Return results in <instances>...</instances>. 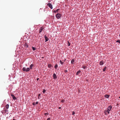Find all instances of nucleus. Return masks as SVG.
Wrapping results in <instances>:
<instances>
[{
  "label": "nucleus",
  "instance_id": "21",
  "mask_svg": "<svg viewBox=\"0 0 120 120\" xmlns=\"http://www.w3.org/2000/svg\"><path fill=\"white\" fill-rule=\"evenodd\" d=\"M116 42L119 43L120 44V40H117L116 41Z\"/></svg>",
  "mask_w": 120,
  "mask_h": 120
},
{
  "label": "nucleus",
  "instance_id": "32",
  "mask_svg": "<svg viewBox=\"0 0 120 120\" xmlns=\"http://www.w3.org/2000/svg\"><path fill=\"white\" fill-rule=\"evenodd\" d=\"M32 104L34 105H36L35 103V102H33V103Z\"/></svg>",
  "mask_w": 120,
  "mask_h": 120
},
{
  "label": "nucleus",
  "instance_id": "26",
  "mask_svg": "<svg viewBox=\"0 0 120 120\" xmlns=\"http://www.w3.org/2000/svg\"><path fill=\"white\" fill-rule=\"evenodd\" d=\"M82 68L84 69H85L86 68V67L85 66H83L82 67Z\"/></svg>",
  "mask_w": 120,
  "mask_h": 120
},
{
  "label": "nucleus",
  "instance_id": "33",
  "mask_svg": "<svg viewBox=\"0 0 120 120\" xmlns=\"http://www.w3.org/2000/svg\"><path fill=\"white\" fill-rule=\"evenodd\" d=\"M47 115H48V113H45V114H44V115H47Z\"/></svg>",
  "mask_w": 120,
  "mask_h": 120
},
{
  "label": "nucleus",
  "instance_id": "38",
  "mask_svg": "<svg viewBox=\"0 0 120 120\" xmlns=\"http://www.w3.org/2000/svg\"><path fill=\"white\" fill-rule=\"evenodd\" d=\"M39 80V78H37V80L38 81Z\"/></svg>",
  "mask_w": 120,
  "mask_h": 120
},
{
  "label": "nucleus",
  "instance_id": "11",
  "mask_svg": "<svg viewBox=\"0 0 120 120\" xmlns=\"http://www.w3.org/2000/svg\"><path fill=\"white\" fill-rule=\"evenodd\" d=\"M105 97V98H108L109 97V95H105L104 96Z\"/></svg>",
  "mask_w": 120,
  "mask_h": 120
},
{
  "label": "nucleus",
  "instance_id": "25",
  "mask_svg": "<svg viewBox=\"0 0 120 120\" xmlns=\"http://www.w3.org/2000/svg\"><path fill=\"white\" fill-rule=\"evenodd\" d=\"M32 48L33 50L34 51L36 49L35 48L33 47H32Z\"/></svg>",
  "mask_w": 120,
  "mask_h": 120
},
{
  "label": "nucleus",
  "instance_id": "6",
  "mask_svg": "<svg viewBox=\"0 0 120 120\" xmlns=\"http://www.w3.org/2000/svg\"><path fill=\"white\" fill-rule=\"evenodd\" d=\"M11 96L12 97L13 99L15 100L16 99V98L15 96L13 94H11Z\"/></svg>",
  "mask_w": 120,
  "mask_h": 120
},
{
  "label": "nucleus",
  "instance_id": "18",
  "mask_svg": "<svg viewBox=\"0 0 120 120\" xmlns=\"http://www.w3.org/2000/svg\"><path fill=\"white\" fill-rule=\"evenodd\" d=\"M5 113H6L7 114H8V111L7 110H5Z\"/></svg>",
  "mask_w": 120,
  "mask_h": 120
},
{
  "label": "nucleus",
  "instance_id": "24",
  "mask_svg": "<svg viewBox=\"0 0 120 120\" xmlns=\"http://www.w3.org/2000/svg\"><path fill=\"white\" fill-rule=\"evenodd\" d=\"M106 67H105L103 69V71H105L106 69Z\"/></svg>",
  "mask_w": 120,
  "mask_h": 120
},
{
  "label": "nucleus",
  "instance_id": "41",
  "mask_svg": "<svg viewBox=\"0 0 120 120\" xmlns=\"http://www.w3.org/2000/svg\"><path fill=\"white\" fill-rule=\"evenodd\" d=\"M119 36H120V34H119Z\"/></svg>",
  "mask_w": 120,
  "mask_h": 120
},
{
  "label": "nucleus",
  "instance_id": "13",
  "mask_svg": "<svg viewBox=\"0 0 120 120\" xmlns=\"http://www.w3.org/2000/svg\"><path fill=\"white\" fill-rule=\"evenodd\" d=\"M26 68L25 67H23L22 68V70L24 71H26Z\"/></svg>",
  "mask_w": 120,
  "mask_h": 120
},
{
  "label": "nucleus",
  "instance_id": "31",
  "mask_svg": "<svg viewBox=\"0 0 120 120\" xmlns=\"http://www.w3.org/2000/svg\"><path fill=\"white\" fill-rule=\"evenodd\" d=\"M75 113V112L74 111H73L72 113V115H74Z\"/></svg>",
  "mask_w": 120,
  "mask_h": 120
},
{
  "label": "nucleus",
  "instance_id": "39",
  "mask_svg": "<svg viewBox=\"0 0 120 120\" xmlns=\"http://www.w3.org/2000/svg\"><path fill=\"white\" fill-rule=\"evenodd\" d=\"M16 120V119H13V120Z\"/></svg>",
  "mask_w": 120,
  "mask_h": 120
},
{
  "label": "nucleus",
  "instance_id": "40",
  "mask_svg": "<svg viewBox=\"0 0 120 120\" xmlns=\"http://www.w3.org/2000/svg\"><path fill=\"white\" fill-rule=\"evenodd\" d=\"M119 98L120 99V96L119 97Z\"/></svg>",
  "mask_w": 120,
  "mask_h": 120
},
{
  "label": "nucleus",
  "instance_id": "14",
  "mask_svg": "<svg viewBox=\"0 0 120 120\" xmlns=\"http://www.w3.org/2000/svg\"><path fill=\"white\" fill-rule=\"evenodd\" d=\"M9 105L8 104H7L6 106V107L7 109H8L9 108Z\"/></svg>",
  "mask_w": 120,
  "mask_h": 120
},
{
  "label": "nucleus",
  "instance_id": "19",
  "mask_svg": "<svg viewBox=\"0 0 120 120\" xmlns=\"http://www.w3.org/2000/svg\"><path fill=\"white\" fill-rule=\"evenodd\" d=\"M34 66L33 65V64H31L30 66V69H31L33 67V66Z\"/></svg>",
  "mask_w": 120,
  "mask_h": 120
},
{
  "label": "nucleus",
  "instance_id": "37",
  "mask_svg": "<svg viewBox=\"0 0 120 120\" xmlns=\"http://www.w3.org/2000/svg\"><path fill=\"white\" fill-rule=\"evenodd\" d=\"M61 107H59V109H61Z\"/></svg>",
  "mask_w": 120,
  "mask_h": 120
},
{
  "label": "nucleus",
  "instance_id": "17",
  "mask_svg": "<svg viewBox=\"0 0 120 120\" xmlns=\"http://www.w3.org/2000/svg\"><path fill=\"white\" fill-rule=\"evenodd\" d=\"M80 71H81L80 70L78 71L76 73V75H78L79 74V73L80 72Z\"/></svg>",
  "mask_w": 120,
  "mask_h": 120
},
{
  "label": "nucleus",
  "instance_id": "20",
  "mask_svg": "<svg viewBox=\"0 0 120 120\" xmlns=\"http://www.w3.org/2000/svg\"><path fill=\"white\" fill-rule=\"evenodd\" d=\"M52 65L51 64H49L48 65V67L49 68H51Z\"/></svg>",
  "mask_w": 120,
  "mask_h": 120
},
{
  "label": "nucleus",
  "instance_id": "16",
  "mask_svg": "<svg viewBox=\"0 0 120 120\" xmlns=\"http://www.w3.org/2000/svg\"><path fill=\"white\" fill-rule=\"evenodd\" d=\"M58 66L57 64H56L54 66V68L55 69H57L58 68Z\"/></svg>",
  "mask_w": 120,
  "mask_h": 120
},
{
  "label": "nucleus",
  "instance_id": "34",
  "mask_svg": "<svg viewBox=\"0 0 120 120\" xmlns=\"http://www.w3.org/2000/svg\"><path fill=\"white\" fill-rule=\"evenodd\" d=\"M38 103V101H37L36 102L35 104L36 105Z\"/></svg>",
  "mask_w": 120,
  "mask_h": 120
},
{
  "label": "nucleus",
  "instance_id": "5",
  "mask_svg": "<svg viewBox=\"0 0 120 120\" xmlns=\"http://www.w3.org/2000/svg\"><path fill=\"white\" fill-rule=\"evenodd\" d=\"M104 113L105 115H107V113H108V114H109V112L106 109L105 110Z\"/></svg>",
  "mask_w": 120,
  "mask_h": 120
},
{
  "label": "nucleus",
  "instance_id": "28",
  "mask_svg": "<svg viewBox=\"0 0 120 120\" xmlns=\"http://www.w3.org/2000/svg\"><path fill=\"white\" fill-rule=\"evenodd\" d=\"M45 91H46L45 90V89H44L42 91L43 93H45Z\"/></svg>",
  "mask_w": 120,
  "mask_h": 120
},
{
  "label": "nucleus",
  "instance_id": "8",
  "mask_svg": "<svg viewBox=\"0 0 120 120\" xmlns=\"http://www.w3.org/2000/svg\"><path fill=\"white\" fill-rule=\"evenodd\" d=\"M53 79H56L57 78V76L55 73H54L53 75Z\"/></svg>",
  "mask_w": 120,
  "mask_h": 120
},
{
  "label": "nucleus",
  "instance_id": "23",
  "mask_svg": "<svg viewBox=\"0 0 120 120\" xmlns=\"http://www.w3.org/2000/svg\"><path fill=\"white\" fill-rule=\"evenodd\" d=\"M59 10V9H58L56 11H53V12L55 13H56V12H57Z\"/></svg>",
  "mask_w": 120,
  "mask_h": 120
},
{
  "label": "nucleus",
  "instance_id": "35",
  "mask_svg": "<svg viewBox=\"0 0 120 120\" xmlns=\"http://www.w3.org/2000/svg\"><path fill=\"white\" fill-rule=\"evenodd\" d=\"M64 71L66 73L67 72V70H65Z\"/></svg>",
  "mask_w": 120,
  "mask_h": 120
},
{
  "label": "nucleus",
  "instance_id": "7",
  "mask_svg": "<svg viewBox=\"0 0 120 120\" xmlns=\"http://www.w3.org/2000/svg\"><path fill=\"white\" fill-rule=\"evenodd\" d=\"M44 38L45 39V42H46L47 41H48L49 40V38L47 37L46 35H45L44 36Z\"/></svg>",
  "mask_w": 120,
  "mask_h": 120
},
{
  "label": "nucleus",
  "instance_id": "36",
  "mask_svg": "<svg viewBox=\"0 0 120 120\" xmlns=\"http://www.w3.org/2000/svg\"><path fill=\"white\" fill-rule=\"evenodd\" d=\"M47 120H50V118H48Z\"/></svg>",
  "mask_w": 120,
  "mask_h": 120
},
{
  "label": "nucleus",
  "instance_id": "12",
  "mask_svg": "<svg viewBox=\"0 0 120 120\" xmlns=\"http://www.w3.org/2000/svg\"><path fill=\"white\" fill-rule=\"evenodd\" d=\"M75 61L74 60V59H73L71 61V63L72 64H74V63Z\"/></svg>",
  "mask_w": 120,
  "mask_h": 120
},
{
  "label": "nucleus",
  "instance_id": "4",
  "mask_svg": "<svg viewBox=\"0 0 120 120\" xmlns=\"http://www.w3.org/2000/svg\"><path fill=\"white\" fill-rule=\"evenodd\" d=\"M47 5L51 9H52L53 8V7L52 6V4L50 3H49L47 4Z\"/></svg>",
  "mask_w": 120,
  "mask_h": 120
},
{
  "label": "nucleus",
  "instance_id": "22",
  "mask_svg": "<svg viewBox=\"0 0 120 120\" xmlns=\"http://www.w3.org/2000/svg\"><path fill=\"white\" fill-rule=\"evenodd\" d=\"M60 64H63L64 63V62H62L61 60H60Z\"/></svg>",
  "mask_w": 120,
  "mask_h": 120
},
{
  "label": "nucleus",
  "instance_id": "10",
  "mask_svg": "<svg viewBox=\"0 0 120 120\" xmlns=\"http://www.w3.org/2000/svg\"><path fill=\"white\" fill-rule=\"evenodd\" d=\"M24 46L26 48H27L28 47V45L26 43H25L24 44Z\"/></svg>",
  "mask_w": 120,
  "mask_h": 120
},
{
  "label": "nucleus",
  "instance_id": "1",
  "mask_svg": "<svg viewBox=\"0 0 120 120\" xmlns=\"http://www.w3.org/2000/svg\"><path fill=\"white\" fill-rule=\"evenodd\" d=\"M56 18L58 19H59L61 17V15L60 13H57L56 15Z\"/></svg>",
  "mask_w": 120,
  "mask_h": 120
},
{
  "label": "nucleus",
  "instance_id": "3",
  "mask_svg": "<svg viewBox=\"0 0 120 120\" xmlns=\"http://www.w3.org/2000/svg\"><path fill=\"white\" fill-rule=\"evenodd\" d=\"M112 108V107L111 105H109L107 108V109L108 111L109 112H110Z\"/></svg>",
  "mask_w": 120,
  "mask_h": 120
},
{
  "label": "nucleus",
  "instance_id": "27",
  "mask_svg": "<svg viewBox=\"0 0 120 120\" xmlns=\"http://www.w3.org/2000/svg\"><path fill=\"white\" fill-rule=\"evenodd\" d=\"M65 100H61V102L62 103H64L65 102Z\"/></svg>",
  "mask_w": 120,
  "mask_h": 120
},
{
  "label": "nucleus",
  "instance_id": "29",
  "mask_svg": "<svg viewBox=\"0 0 120 120\" xmlns=\"http://www.w3.org/2000/svg\"><path fill=\"white\" fill-rule=\"evenodd\" d=\"M70 44L69 42L68 41V46H69L70 45Z\"/></svg>",
  "mask_w": 120,
  "mask_h": 120
},
{
  "label": "nucleus",
  "instance_id": "2",
  "mask_svg": "<svg viewBox=\"0 0 120 120\" xmlns=\"http://www.w3.org/2000/svg\"><path fill=\"white\" fill-rule=\"evenodd\" d=\"M44 29V28L43 27H40V29L39 30V34L41 33L42 32V31Z\"/></svg>",
  "mask_w": 120,
  "mask_h": 120
},
{
  "label": "nucleus",
  "instance_id": "30",
  "mask_svg": "<svg viewBox=\"0 0 120 120\" xmlns=\"http://www.w3.org/2000/svg\"><path fill=\"white\" fill-rule=\"evenodd\" d=\"M40 95H41L40 94H38V99H40L39 97H40Z\"/></svg>",
  "mask_w": 120,
  "mask_h": 120
},
{
  "label": "nucleus",
  "instance_id": "15",
  "mask_svg": "<svg viewBox=\"0 0 120 120\" xmlns=\"http://www.w3.org/2000/svg\"><path fill=\"white\" fill-rule=\"evenodd\" d=\"M30 70V68H26V72Z\"/></svg>",
  "mask_w": 120,
  "mask_h": 120
},
{
  "label": "nucleus",
  "instance_id": "9",
  "mask_svg": "<svg viewBox=\"0 0 120 120\" xmlns=\"http://www.w3.org/2000/svg\"><path fill=\"white\" fill-rule=\"evenodd\" d=\"M104 64V61H100L99 63V64L101 65H103Z\"/></svg>",
  "mask_w": 120,
  "mask_h": 120
}]
</instances>
